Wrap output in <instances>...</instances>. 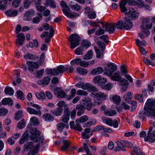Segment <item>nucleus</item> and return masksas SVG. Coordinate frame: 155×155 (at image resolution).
Segmentation results:
<instances>
[{
	"instance_id": "c9c22d12",
	"label": "nucleus",
	"mask_w": 155,
	"mask_h": 155,
	"mask_svg": "<svg viewBox=\"0 0 155 155\" xmlns=\"http://www.w3.org/2000/svg\"><path fill=\"white\" fill-rule=\"evenodd\" d=\"M75 86L78 88H81L83 90H86L87 89L86 87L87 86V83L85 84L82 81H80L75 85Z\"/></svg>"
},
{
	"instance_id": "69168bd1",
	"label": "nucleus",
	"mask_w": 155,
	"mask_h": 155,
	"mask_svg": "<svg viewBox=\"0 0 155 155\" xmlns=\"http://www.w3.org/2000/svg\"><path fill=\"white\" fill-rule=\"evenodd\" d=\"M91 43L89 41H84L82 43V46H83L84 48H87L91 45Z\"/></svg>"
},
{
	"instance_id": "a878e982",
	"label": "nucleus",
	"mask_w": 155,
	"mask_h": 155,
	"mask_svg": "<svg viewBox=\"0 0 155 155\" xmlns=\"http://www.w3.org/2000/svg\"><path fill=\"white\" fill-rule=\"evenodd\" d=\"M5 13V14L8 16L14 17L17 15L18 12L16 10L10 9L6 11Z\"/></svg>"
},
{
	"instance_id": "c03bdc74",
	"label": "nucleus",
	"mask_w": 155,
	"mask_h": 155,
	"mask_svg": "<svg viewBox=\"0 0 155 155\" xmlns=\"http://www.w3.org/2000/svg\"><path fill=\"white\" fill-rule=\"evenodd\" d=\"M30 121L34 125H38L39 124V122L38 118L35 116L31 117Z\"/></svg>"
},
{
	"instance_id": "0e129e2a",
	"label": "nucleus",
	"mask_w": 155,
	"mask_h": 155,
	"mask_svg": "<svg viewBox=\"0 0 155 155\" xmlns=\"http://www.w3.org/2000/svg\"><path fill=\"white\" fill-rule=\"evenodd\" d=\"M61 6L63 8V9H64L66 10H70L69 8L68 7L66 3L64 1H62L60 3Z\"/></svg>"
},
{
	"instance_id": "a211bd4d",
	"label": "nucleus",
	"mask_w": 155,
	"mask_h": 155,
	"mask_svg": "<svg viewBox=\"0 0 155 155\" xmlns=\"http://www.w3.org/2000/svg\"><path fill=\"white\" fill-rule=\"evenodd\" d=\"M128 13V16L133 20L137 19L139 15V13L133 8L130 10Z\"/></svg>"
},
{
	"instance_id": "09e8293b",
	"label": "nucleus",
	"mask_w": 155,
	"mask_h": 155,
	"mask_svg": "<svg viewBox=\"0 0 155 155\" xmlns=\"http://www.w3.org/2000/svg\"><path fill=\"white\" fill-rule=\"evenodd\" d=\"M83 147L87 155H92L91 151L86 143H84Z\"/></svg>"
},
{
	"instance_id": "2f4dec72",
	"label": "nucleus",
	"mask_w": 155,
	"mask_h": 155,
	"mask_svg": "<svg viewBox=\"0 0 155 155\" xmlns=\"http://www.w3.org/2000/svg\"><path fill=\"white\" fill-rule=\"evenodd\" d=\"M2 104L4 105L8 104L9 105H12L13 103V101L10 98H5L2 101Z\"/></svg>"
},
{
	"instance_id": "5fc2aeb1",
	"label": "nucleus",
	"mask_w": 155,
	"mask_h": 155,
	"mask_svg": "<svg viewBox=\"0 0 155 155\" xmlns=\"http://www.w3.org/2000/svg\"><path fill=\"white\" fill-rule=\"evenodd\" d=\"M94 49L97 54L96 57L99 58H101L103 56V53L97 49L96 47H94Z\"/></svg>"
},
{
	"instance_id": "dca6fc26",
	"label": "nucleus",
	"mask_w": 155,
	"mask_h": 155,
	"mask_svg": "<svg viewBox=\"0 0 155 155\" xmlns=\"http://www.w3.org/2000/svg\"><path fill=\"white\" fill-rule=\"evenodd\" d=\"M17 39L15 40V43L17 45L22 46L24 43L25 36L22 33H20L17 35Z\"/></svg>"
},
{
	"instance_id": "6e6d98bb",
	"label": "nucleus",
	"mask_w": 155,
	"mask_h": 155,
	"mask_svg": "<svg viewBox=\"0 0 155 155\" xmlns=\"http://www.w3.org/2000/svg\"><path fill=\"white\" fill-rule=\"evenodd\" d=\"M81 61V59L80 58H77L72 60L71 62V63L72 65L76 64L77 65H80V62Z\"/></svg>"
},
{
	"instance_id": "ddd939ff",
	"label": "nucleus",
	"mask_w": 155,
	"mask_h": 155,
	"mask_svg": "<svg viewBox=\"0 0 155 155\" xmlns=\"http://www.w3.org/2000/svg\"><path fill=\"white\" fill-rule=\"evenodd\" d=\"M150 19L148 18H142V22L140 26L141 29H150L152 27V23H149Z\"/></svg>"
},
{
	"instance_id": "338daca9",
	"label": "nucleus",
	"mask_w": 155,
	"mask_h": 155,
	"mask_svg": "<svg viewBox=\"0 0 155 155\" xmlns=\"http://www.w3.org/2000/svg\"><path fill=\"white\" fill-rule=\"evenodd\" d=\"M101 75H97L95 76L93 79L94 82L96 84H99L100 79L101 78Z\"/></svg>"
},
{
	"instance_id": "2eb2a0df",
	"label": "nucleus",
	"mask_w": 155,
	"mask_h": 155,
	"mask_svg": "<svg viewBox=\"0 0 155 155\" xmlns=\"http://www.w3.org/2000/svg\"><path fill=\"white\" fill-rule=\"evenodd\" d=\"M61 142L63 143V146L61 147V150L62 151H64L69 147L70 143L68 139L64 137H62L60 139Z\"/></svg>"
},
{
	"instance_id": "052dcab7",
	"label": "nucleus",
	"mask_w": 155,
	"mask_h": 155,
	"mask_svg": "<svg viewBox=\"0 0 155 155\" xmlns=\"http://www.w3.org/2000/svg\"><path fill=\"white\" fill-rule=\"evenodd\" d=\"M17 97L20 99L23 100L24 99V95L20 90H18L17 91Z\"/></svg>"
},
{
	"instance_id": "bb28decb",
	"label": "nucleus",
	"mask_w": 155,
	"mask_h": 155,
	"mask_svg": "<svg viewBox=\"0 0 155 155\" xmlns=\"http://www.w3.org/2000/svg\"><path fill=\"white\" fill-rule=\"evenodd\" d=\"M104 114L108 116H113L116 115L117 112L116 110L108 109L104 110Z\"/></svg>"
},
{
	"instance_id": "e2e57ef3",
	"label": "nucleus",
	"mask_w": 155,
	"mask_h": 155,
	"mask_svg": "<svg viewBox=\"0 0 155 155\" xmlns=\"http://www.w3.org/2000/svg\"><path fill=\"white\" fill-rule=\"evenodd\" d=\"M144 62L147 65H151L153 66H155V64L152 61H150L147 58H144L143 59Z\"/></svg>"
},
{
	"instance_id": "9d476101",
	"label": "nucleus",
	"mask_w": 155,
	"mask_h": 155,
	"mask_svg": "<svg viewBox=\"0 0 155 155\" xmlns=\"http://www.w3.org/2000/svg\"><path fill=\"white\" fill-rule=\"evenodd\" d=\"M48 32H44L41 35V38H45V41L47 43H49L51 41V38H52L54 35V30L52 28H51L49 31V34L48 35Z\"/></svg>"
},
{
	"instance_id": "8fccbe9b",
	"label": "nucleus",
	"mask_w": 155,
	"mask_h": 155,
	"mask_svg": "<svg viewBox=\"0 0 155 155\" xmlns=\"http://www.w3.org/2000/svg\"><path fill=\"white\" fill-rule=\"evenodd\" d=\"M23 115L22 111L21 110H19L15 113V119L16 120H18L21 118Z\"/></svg>"
},
{
	"instance_id": "f03ea898",
	"label": "nucleus",
	"mask_w": 155,
	"mask_h": 155,
	"mask_svg": "<svg viewBox=\"0 0 155 155\" xmlns=\"http://www.w3.org/2000/svg\"><path fill=\"white\" fill-rule=\"evenodd\" d=\"M117 69V67L114 64L109 63L105 67V72L104 74L110 77L112 80L119 81L121 79L120 72L117 71L113 74L114 72L116 71Z\"/></svg>"
},
{
	"instance_id": "9b49d317",
	"label": "nucleus",
	"mask_w": 155,
	"mask_h": 155,
	"mask_svg": "<svg viewBox=\"0 0 155 155\" xmlns=\"http://www.w3.org/2000/svg\"><path fill=\"white\" fill-rule=\"evenodd\" d=\"M102 25L105 31L108 32L110 34L113 33L116 29L115 23H103Z\"/></svg>"
},
{
	"instance_id": "b1692460",
	"label": "nucleus",
	"mask_w": 155,
	"mask_h": 155,
	"mask_svg": "<svg viewBox=\"0 0 155 155\" xmlns=\"http://www.w3.org/2000/svg\"><path fill=\"white\" fill-rule=\"evenodd\" d=\"M23 58L26 60H31L34 61L37 60L38 59V57L29 53H28L24 55Z\"/></svg>"
},
{
	"instance_id": "e433bc0d",
	"label": "nucleus",
	"mask_w": 155,
	"mask_h": 155,
	"mask_svg": "<svg viewBox=\"0 0 155 155\" xmlns=\"http://www.w3.org/2000/svg\"><path fill=\"white\" fill-rule=\"evenodd\" d=\"M77 72L80 74L84 75H86L88 72L87 70L84 68H81L80 67H78L76 68Z\"/></svg>"
},
{
	"instance_id": "7ed1b4c3",
	"label": "nucleus",
	"mask_w": 155,
	"mask_h": 155,
	"mask_svg": "<svg viewBox=\"0 0 155 155\" xmlns=\"http://www.w3.org/2000/svg\"><path fill=\"white\" fill-rule=\"evenodd\" d=\"M81 103L82 104H78L76 106V109L78 110L77 113L78 116H81L84 113L85 108L89 111L92 108V103L90 98H85L82 101Z\"/></svg>"
},
{
	"instance_id": "5701e85b",
	"label": "nucleus",
	"mask_w": 155,
	"mask_h": 155,
	"mask_svg": "<svg viewBox=\"0 0 155 155\" xmlns=\"http://www.w3.org/2000/svg\"><path fill=\"white\" fill-rule=\"evenodd\" d=\"M68 124H65L61 122H60L57 124V129L60 132L63 131L64 128L67 129L68 128Z\"/></svg>"
},
{
	"instance_id": "4d7b16f0",
	"label": "nucleus",
	"mask_w": 155,
	"mask_h": 155,
	"mask_svg": "<svg viewBox=\"0 0 155 155\" xmlns=\"http://www.w3.org/2000/svg\"><path fill=\"white\" fill-rule=\"evenodd\" d=\"M8 112L7 109L5 108H0V116H3L6 115Z\"/></svg>"
},
{
	"instance_id": "1a4fd4ad",
	"label": "nucleus",
	"mask_w": 155,
	"mask_h": 155,
	"mask_svg": "<svg viewBox=\"0 0 155 155\" xmlns=\"http://www.w3.org/2000/svg\"><path fill=\"white\" fill-rule=\"evenodd\" d=\"M26 64L28 66V70L31 73H33L35 70L38 69L41 65L40 63L32 61H27Z\"/></svg>"
},
{
	"instance_id": "473e14b6",
	"label": "nucleus",
	"mask_w": 155,
	"mask_h": 155,
	"mask_svg": "<svg viewBox=\"0 0 155 155\" xmlns=\"http://www.w3.org/2000/svg\"><path fill=\"white\" fill-rule=\"evenodd\" d=\"M27 111L30 114H34L35 115H41V112L40 111L38 112L36 110L31 107H28L26 108Z\"/></svg>"
},
{
	"instance_id": "58836bf2",
	"label": "nucleus",
	"mask_w": 155,
	"mask_h": 155,
	"mask_svg": "<svg viewBox=\"0 0 155 155\" xmlns=\"http://www.w3.org/2000/svg\"><path fill=\"white\" fill-rule=\"evenodd\" d=\"M87 90L90 92H92L93 93H95L97 91V89L95 87L92 86L91 84L87 83Z\"/></svg>"
},
{
	"instance_id": "a19ab883",
	"label": "nucleus",
	"mask_w": 155,
	"mask_h": 155,
	"mask_svg": "<svg viewBox=\"0 0 155 155\" xmlns=\"http://www.w3.org/2000/svg\"><path fill=\"white\" fill-rule=\"evenodd\" d=\"M5 92L6 94L12 95L14 94V91L12 88L6 87L5 89Z\"/></svg>"
},
{
	"instance_id": "79ce46f5",
	"label": "nucleus",
	"mask_w": 155,
	"mask_h": 155,
	"mask_svg": "<svg viewBox=\"0 0 155 155\" xmlns=\"http://www.w3.org/2000/svg\"><path fill=\"white\" fill-rule=\"evenodd\" d=\"M39 17H36L33 18L32 22L33 23L38 24L39 23L40 20L42 18V13L38 14Z\"/></svg>"
},
{
	"instance_id": "4468645a",
	"label": "nucleus",
	"mask_w": 155,
	"mask_h": 155,
	"mask_svg": "<svg viewBox=\"0 0 155 155\" xmlns=\"http://www.w3.org/2000/svg\"><path fill=\"white\" fill-rule=\"evenodd\" d=\"M54 94L59 98H64L67 96L65 92L59 87H56L54 90Z\"/></svg>"
},
{
	"instance_id": "72a5a7b5",
	"label": "nucleus",
	"mask_w": 155,
	"mask_h": 155,
	"mask_svg": "<svg viewBox=\"0 0 155 155\" xmlns=\"http://www.w3.org/2000/svg\"><path fill=\"white\" fill-rule=\"evenodd\" d=\"M68 10H65L64 9H62V11L63 13L66 15L67 17L73 18L76 16L77 13H71L68 12Z\"/></svg>"
},
{
	"instance_id": "f257e3e1",
	"label": "nucleus",
	"mask_w": 155,
	"mask_h": 155,
	"mask_svg": "<svg viewBox=\"0 0 155 155\" xmlns=\"http://www.w3.org/2000/svg\"><path fill=\"white\" fill-rule=\"evenodd\" d=\"M143 110V111H140L138 114V117L140 119L143 120L145 116L155 118V99H148L146 101Z\"/></svg>"
},
{
	"instance_id": "774afa93",
	"label": "nucleus",
	"mask_w": 155,
	"mask_h": 155,
	"mask_svg": "<svg viewBox=\"0 0 155 155\" xmlns=\"http://www.w3.org/2000/svg\"><path fill=\"white\" fill-rule=\"evenodd\" d=\"M113 86V84L111 83H108L104 85L103 87V88L105 90H109L111 89Z\"/></svg>"
},
{
	"instance_id": "864d4df0",
	"label": "nucleus",
	"mask_w": 155,
	"mask_h": 155,
	"mask_svg": "<svg viewBox=\"0 0 155 155\" xmlns=\"http://www.w3.org/2000/svg\"><path fill=\"white\" fill-rule=\"evenodd\" d=\"M88 94V93L87 91L82 90H79L77 91V94L78 95L86 96Z\"/></svg>"
},
{
	"instance_id": "0eeeda50",
	"label": "nucleus",
	"mask_w": 155,
	"mask_h": 155,
	"mask_svg": "<svg viewBox=\"0 0 155 155\" xmlns=\"http://www.w3.org/2000/svg\"><path fill=\"white\" fill-rule=\"evenodd\" d=\"M81 40V37L78 34L76 33L71 34L68 39V41L71 44L70 48L73 49L78 46Z\"/></svg>"
},
{
	"instance_id": "a18cd8bd",
	"label": "nucleus",
	"mask_w": 155,
	"mask_h": 155,
	"mask_svg": "<svg viewBox=\"0 0 155 155\" xmlns=\"http://www.w3.org/2000/svg\"><path fill=\"white\" fill-rule=\"evenodd\" d=\"M76 93V89L75 88L72 89L71 91L70 95L68 96L67 97L68 100H70L72 99L74 97Z\"/></svg>"
},
{
	"instance_id": "39448f33",
	"label": "nucleus",
	"mask_w": 155,
	"mask_h": 155,
	"mask_svg": "<svg viewBox=\"0 0 155 155\" xmlns=\"http://www.w3.org/2000/svg\"><path fill=\"white\" fill-rule=\"evenodd\" d=\"M41 144L34 145L33 142H29L25 144L23 147L24 151L28 152V155H33L38 153L39 146Z\"/></svg>"
},
{
	"instance_id": "412c9836",
	"label": "nucleus",
	"mask_w": 155,
	"mask_h": 155,
	"mask_svg": "<svg viewBox=\"0 0 155 155\" xmlns=\"http://www.w3.org/2000/svg\"><path fill=\"white\" fill-rule=\"evenodd\" d=\"M144 140L145 141H149L151 143L155 141V131L148 134L147 137L144 138Z\"/></svg>"
},
{
	"instance_id": "603ef678",
	"label": "nucleus",
	"mask_w": 155,
	"mask_h": 155,
	"mask_svg": "<svg viewBox=\"0 0 155 155\" xmlns=\"http://www.w3.org/2000/svg\"><path fill=\"white\" fill-rule=\"evenodd\" d=\"M126 5V2H122L120 4V7L122 12H124L127 11V8L125 7Z\"/></svg>"
},
{
	"instance_id": "bf43d9fd",
	"label": "nucleus",
	"mask_w": 155,
	"mask_h": 155,
	"mask_svg": "<svg viewBox=\"0 0 155 155\" xmlns=\"http://www.w3.org/2000/svg\"><path fill=\"white\" fill-rule=\"evenodd\" d=\"M104 122L107 125L110 126H112L113 120L109 118H107L103 120Z\"/></svg>"
},
{
	"instance_id": "ea45409f",
	"label": "nucleus",
	"mask_w": 155,
	"mask_h": 155,
	"mask_svg": "<svg viewBox=\"0 0 155 155\" xmlns=\"http://www.w3.org/2000/svg\"><path fill=\"white\" fill-rule=\"evenodd\" d=\"M138 2L137 3V5L139 8L145 7L147 9L150 10V7L147 5H144L143 2L141 0H137Z\"/></svg>"
},
{
	"instance_id": "13d9d810",
	"label": "nucleus",
	"mask_w": 155,
	"mask_h": 155,
	"mask_svg": "<svg viewBox=\"0 0 155 155\" xmlns=\"http://www.w3.org/2000/svg\"><path fill=\"white\" fill-rule=\"evenodd\" d=\"M97 121L96 119H94L93 122L88 121L86 123L84 124L83 127H88L91 126L93 124H95L96 123Z\"/></svg>"
},
{
	"instance_id": "393cba45",
	"label": "nucleus",
	"mask_w": 155,
	"mask_h": 155,
	"mask_svg": "<svg viewBox=\"0 0 155 155\" xmlns=\"http://www.w3.org/2000/svg\"><path fill=\"white\" fill-rule=\"evenodd\" d=\"M104 71V69L101 67H99L97 68L92 69L91 74L93 75H97L101 74Z\"/></svg>"
},
{
	"instance_id": "49530a36",
	"label": "nucleus",
	"mask_w": 155,
	"mask_h": 155,
	"mask_svg": "<svg viewBox=\"0 0 155 155\" xmlns=\"http://www.w3.org/2000/svg\"><path fill=\"white\" fill-rule=\"evenodd\" d=\"M132 97V95L130 92H128L127 94H125L123 96L124 100L125 101L129 102Z\"/></svg>"
},
{
	"instance_id": "6ab92c4d",
	"label": "nucleus",
	"mask_w": 155,
	"mask_h": 155,
	"mask_svg": "<svg viewBox=\"0 0 155 155\" xmlns=\"http://www.w3.org/2000/svg\"><path fill=\"white\" fill-rule=\"evenodd\" d=\"M28 131L26 130L21 136L19 140V143L21 144H23L28 140Z\"/></svg>"
},
{
	"instance_id": "3c124183",
	"label": "nucleus",
	"mask_w": 155,
	"mask_h": 155,
	"mask_svg": "<svg viewBox=\"0 0 155 155\" xmlns=\"http://www.w3.org/2000/svg\"><path fill=\"white\" fill-rule=\"evenodd\" d=\"M25 120L23 119L21 120L17 125V127L20 129H22L25 127Z\"/></svg>"
},
{
	"instance_id": "4c0bfd02",
	"label": "nucleus",
	"mask_w": 155,
	"mask_h": 155,
	"mask_svg": "<svg viewBox=\"0 0 155 155\" xmlns=\"http://www.w3.org/2000/svg\"><path fill=\"white\" fill-rule=\"evenodd\" d=\"M63 108L61 107H58L57 109L53 111H51L52 113L55 115L56 116H59L61 115L63 112Z\"/></svg>"
},
{
	"instance_id": "37998d69",
	"label": "nucleus",
	"mask_w": 155,
	"mask_h": 155,
	"mask_svg": "<svg viewBox=\"0 0 155 155\" xmlns=\"http://www.w3.org/2000/svg\"><path fill=\"white\" fill-rule=\"evenodd\" d=\"M84 48L83 46L79 47L75 49L74 51L75 54L77 55H81L83 54Z\"/></svg>"
},
{
	"instance_id": "20e7f679",
	"label": "nucleus",
	"mask_w": 155,
	"mask_h": 155,
	"mask_svg": "<svg viewBox=\"0 0 155 155\" xmlns=\"http://www.w3.org/2000/svg\"><path fill=\"white\" fill-rule=\"evenodd\" d=\"M29 132L30 134V139L35 142H38L39 144L44 145L46 143L45 139L40 137V132L36 128H30Z\"/></svg>"
},
{
	"instance_id": "6e6552de",
	"label": "nucleus",
	"mask_w": 155,
	"mask_h": 155,
	"mask_svg": "<svg viewBox=\"0 0 155 155\" xmlns=\"http://www.w3.org/2000/svg\"><path fill=\"white\" fill-rule=\"evenodd\" d=\"M65 71V67L62 65H60L57 67L56 69H48L47 70L48 74L56 75L60 73H62Z\"/></svg>"
},
{
	"instance_id": "cd10ccee",
	"label": "nucleus",
	"mask_w": 155,
	"mask_h": 155,
	"mask_svg": "<svg viewBox=\"0 0 155 155\" xmlns=\"http://www.w3.org/2000/svg\"><path fill=\"white\" fill-rule=\"evenodd\" d=\"M110 97L113 101L117 105L119 104L120 102V98L118 95H111Z\"/></svg>"
},
{
	"instance_id": "f3484780",
	"label": "nucleus",
	"mask_w": 155,
	"mask_h": 155,
	"mask_svg": "<svg viewBox=\"0 0 155 155\" xmlns=\"http://www.w3.org/2000/svg\"><path fill=\"white\" fill-rule=\"evenodd\" d=\"M70 127L71 129H74L76 130L81 131L83 129L80 125L79 122L77 123L75 120V123L74 121H71L70 123Z\"/></svg>"
},
{
	"instance_id": "de8ad7c7",
	"label": "nucleus",
	"mask_w": 155,
	"mask_h": 155,
	"mask_svg": "<svg viewBox=\"0 0 155 155\" xmlns=\"http://www.w3.org/2000/svg\"><path fill=\"white\" fill-rule=\"evenodd\" d=\"M35 96L36 97L39 99H43L45 98V94L42 92H36L35 93Z\"/></svg>"
},
{
	"instance_id": "680f3d73",
	"label": "nucleus",
	"mask_w": 155,
	"mask_h": 155,
	"mask_svg": "<svg viewBox=\"0 0 155 155\" xmlns=\"http://www.w3.org/2000/svg\"><path fill=\"white\" fill-rule=\"evenodd\" d=\"M97 44L99 46V48L101 49L102 51H104L105 49V45L102 43L100 41H98L97 42Z\"/></svg>"
},
{
	"instance_id": "c756f323",
	"label": "nucleus",
	"mask_w": 155,
	"mask_h": 155,
	"mask_svg": "<svg viewBox=\"0 0 155 155\" xmlns=\"http://www.w3.org/2000/svg\"><path fill=\"white\" fill-rule=\"evenodd\" d=\"M44 5L45 6L48 7L50 6L51 8H53L56 7L54 0H46Z\"/></svg>"
},
{
	"instance_id": "4be33fe9",
	"label": "nucleus",
	"mask_w": 155,
	"mask_h": 155,
	"mask_svg": "<svg viewBox=\"0 0 155 155\" xmlns=\"http://www.w3.org/2000/svg\"><path fill=\"white\" fill-rule=\"evenodd\" d=\"M69 5L71 8L73 10L78 11L81 8L80 5L73 1H70L69 4Z\"/></svg>"
},
{
	"instance_id": "423d86ee",
	"label": "nucleus",
	"mask_w": 155,
	"mask_h": 155,
	"mask_svg": "<svg viewBox=\"0 0 155 155\" xmlns=\"http://www.w3.org/2000/svg\"><path fill=\"white\" fill-rule=\"evenodd\" d=\"M133 26V23L131 20L128 17L124 18V22L121 20L117 21L116 26L117 29H121L125 28L128 30L131 29Z\"/></svg>"
},
{
	"instance_id": "c85d7f7f",
	"label": "nucleus",
	"mask_w": 155,
	"mask_h": 155,
	"mask_svg": "<svg viewBox=\"0 0 155 155\" xmlns=\"http://www.w3.org/2000/svg\"><path fill=\"white\" fill-rule=\"evenodd\" d=\"M42 118L45 121L48 122L52 121L54 120L53 117L48 113L43 114L42 116Z\"/></svg>"
},
{
	"instance_id": "f704fd0d",
	"label": "nucleus",
	"mask_w": 155,
	"mask_h": 155,
	"mask_svg": "<svg viewBox=\"0 0 155 155\" xmlns=\"http://www.w3.org/2000/svg\"><path fill=\"white\" fill-rule=\"evenodd\" d=\"M93 56V54L92 51L91 50L87 51L84 56L83 59L86 60L91 59L92 58Z\"/></svg>"
},
{
	"instance_id": "7c9ffc66",
	"label": "nucleus",
	"mask_w": 155,
	"mask_h": 155,
	"mask_svg": "<svg viewBox=\"0 0 155 155\" xmlns=\"http://www.w3.org/2000/svg\"><path fill=\"white\" fill-rule=\"evenodd\" d=\"M89 117L86 115H84L81 117L79 118H78L76 120V122L77 123L79 122L83 123L89 120Z\"/></svg>"
},
{
	"instance_id": "f8f14e48",
	"label": "nucleus",
	"mask_w": 155,
	"mask_h": 155,
	"mask_svg": "<svg viewBox=\"0 0 155 155\" xmlns=\"http://www.w3.org/2000/svg\"><path fill=\"white\" fill-rule=\"evenodd\" d=\"M70 112L68 107H66L64 108L63 115L61 117V120L65 124H68V123L69 119Z\"/></svg>"
},
{
	"instance_id": "aec40b11",
	"label": "nucleus",
	"mask_w": 155,
	"mask_h": 155,
	"mask_svg": "<svg viewBox=\"0 0 155 155\" xmlns=\"http://www.w3.org/2000/svg\"><path fill=\"white\" fill-rule=\"evenodd\" d=\"M91 96L94 97L104 99H106L107 97V95L101 92L92 93Z\"/></svg>"
}]
</instances>
